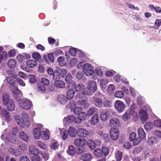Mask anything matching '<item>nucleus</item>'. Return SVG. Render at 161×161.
<instances>
[{
  "label": "nucleus",
  "mask_w": 161,
  "mask_h": 161,
  "mask_svg": "<svg viewBox=\"0 0 161 161\" xmlns=\"http://www.w3.org/2000/svg\"><path fill=\"white\" fill-rule=\"evenodd\" d=\"M47 71L49 75L52 76V79L54 80L60 79L61 77H65L67 73V70L66 69L53 70L51 67L48 68Z\"/></svg>",
  "instance_id": "f257e3e1"
},
{
  "label": "nucleus",
  "mask_w": 161,
  "mask_h": 161,
  "mask_svg": "<svg viewBox=\"0 0 161 161\" xmlns=\"http://www.w3.org/2000/svg\"><path fill=\"white\" fill-rule=\"evenodd\" d=\"M97 90L96 82L93 80L90 81L88 84L87 88H86L82 92L84 95H92Z\"/></svg>",
  "instance_id": "f03ea898"
},
{
  "label": "nucleus",
  "mask_w": 161,
  "mask_h": 161,
  "mask_svg": "<svg viewBox=\"0 0 161 161\" xmlns=\"http://www.w3.org/2000/svg\"><path fill=\"white\" fill-rule=\"evenodd\" d=\"M49 84L48 80L42 78L40 82L38 84L37 90L39 92H44L46 89V87L48 86Z\"/></svg>",
  "instance_id": "7ed1b4c3"
},
{
  "label": "nucleus",
  "mask_w": 161,
  "mask_h": 161,
  "mask_svg": "<svg viewBox=\"0 0 161 161\" xmlns=\"http://www.w3.org/2000/svg\"><path fill=\"white\" fill-rule=\"evenodd\" d=\"M19 101V106L23 109L28 110L32 106L31 102L29 99L22 98Z\"/></svg>",
  "instance_id": "20e7f679"
},
{
  "label": "nucleus",
  "mask_w": 161,
  "mask_h": 161,
  "mask_svg": "<svg viewBox=\"0 0 161 161\" xmlns=\"http://www.w3.org/2000/svg\"><path fill=\"white\" fill-rule=\"evenodd\" d=\"M11 91L14 98L17 101L20 100L23 97V94L21 91L15 86L11 88Z\"/></svg>",
  "instance_id": "39448f33"
},
{
  "label": "nucleus",
  "mask_w": 161,
  "mask_h": 161,
  "mask_svg": "<svg viewBox=\"0 0 161 161\" xmlns=\"http://www.w3.org/2000/svg\"><path fill=\"white\" fill-rule=\"evenodd\" d=\"M114 106L116 110L119 113L123 112L125 108V106L122 101L117 100L114 103Z\"/></svg>",
  "instance_id": "423d86ee"
},
{
  "label": "nucleus",
  "mask_w": 161,
  "mask_h": 161,
  "mask_svg": "<svg viewBox=\"0 0 161 161\" xmlns=\"http://www.w3.org/2000/svg\"><path fill=\"white\" fill-rule=\"evenodd\" d=\"M110 135L112 139L114 141L117 140L119 135L118 128L116 127H112L110 130Z\"/></svg>",
  "instance_id": "0eeeda50"
},
{
  "label": "nucleus",
  "mask_w": 161,
  "mask_h": 161,
  "mask_svg": "<svg viewBox=\"0 0 161 161\" xmlns=\"http://www.w3.org/2000/svg\"><path fill=\"white\" fill-rule=\"evenodd\" d=\"M77 121L76 117L74 115H70L65 117L63 119L64 124L65 125H67L72 122L76 123V122Z\"/></svg>",
  "instance_id": "6e6552de"
},
{
  "label": "nucleus",
  "mask_w": 161,
  "mask_h": 161,
  "mask_svg": "<svg viewBox=\"0 0 161 161\" xmlns=\"http://www.w3.org/2000/svg\"><path fill=\"white\" fill-rule=\"evenodd\" d=\"M54 53H48L47 55H44L43 58L45 62L47 64H49L51 63L54 62Z\"/></svg>",
  "instance_id": "1a4fd4ad"
},
{
  "label": "nucleus",
  "mask_w": 161,
  "mask_h": 161,
  "mask_svg": "<svg viewBox=\"0 0 161 161\" xmlns=\"http://www.w3.org/2000/svg\"><path fill=\"white\" fill-rule=\"evenodd\" d=\"M30 58V55L25 53L18 54L16 57L18 61L20 63L23 62L25 60Z\"/></svg>",
  "instance_id": "9d476101"
},
{
  "label": "nucleus",
  "mask_w": 161,
  "mask_h": 161,
  "mask_svg": "<svg viewBox=\"0 0 161 161\" xmlns=\"http://www.w3.org/2000/svg\"><path fill=\"white\" fill-rule=\"evenodd\" d=\"M38 127L35 128L33 131V134L34 137L36 139H39L40 133L41 132V128H42V125L39 124L37 125Z\"/></svg>",
  "instance_id": "9b49d317"
},
{
  "label": "nucleus",
  "mask_w": 161,
  "mask_h": 161,
  "mask_svg": "<svg viewBox=\"0 0 161 161\" xmlns=\"http://www.w3.org/2000/svg\"><path fill=\"white\" fill-rule=\"evenodd\" d=\"M15 134L12 133H9L7 136L5 138L6 141H5L6 143H8V142H10L12 143H14L16 140V138L15 137Z\"/></svg>",
  "instance_id": "f8f14e48"
},
{
  "label": "nucleus",
  "mask_w": 161,
  "mask_h": 161,
  "mask_svg": "<svg viewBox=\"0 0 161 161\" xmlns=\"http://www.w3.org/2000/svg\"><path fill=\"white\" fill-rule=\"evenodd\" d=\"M89 134L88 131L86 130L79 128L77 130V134L78 136L80 137H85Z\"/></svg>",
  "instance_id": "ddd939ff"
},
{
  "label": "nucleus",
  "mask_w": 161,
  "mask_h": 161,
  "mask_svg": "<svg viewBox=\"0 0 161 161\" xmlns=\"http://www.w3.org/2000/svg\"><path fill=\"white\" fill-rule=\"evenodd\" d=\"M120 125V122L119 119L115 117L112 118L110 120V126L112 127H116Z\"/></svg>",
  "instance_id": "4468645a"
},
{
  "label": "nucleus",
  "mask_w": 161,
  "mask_h": 161,
  "mask_svg": "<svg viewBox=\"0 0 161 161\" xmlns=\"http://www.w3.org/2000/svg\"><path fill=\"white\" fill-rule=\"evenodd\" d=\"M87 117L86 113L83 112H81L77 115V121H76V123H80L82 120H85Z\"/></svg>",
  "instance_id": "2eb2a0df"
},
{
  "label": "nucleus",
  "mask_w": 161,
  "mask_h": 161,
  "mask_svg": "<svg viewBox=\"0 0 161 161\" xmlns=\"http://www.w3.org/2000/svg\"><path fill=\"white\" fill-rule=\"evenodd\" d=\"M139 117L142 121H146L148 118V115L147 112L144 109L140 110L139 113Z\"/></svg>",
  "instance_id": "dca6fc26"
},
{
  "label": "nucleus",
  "mask_w": 161,
  "mask_h": 161,
  "mask_svg": "<svg viewBox=\"0 0 161 161\" xmlns=\"http://www.w3.org/2000/svg\"><path fill=\"white\" fill-rule=\"evenodd\" d=\"M81 64H82L81 62H80L78 65L77 67L78 69H80L81 67H82L83 72H86L87 70L92 69V68H93L92 66L89 64L86 63L83 65H82Z\"/></svg>",
  "instance_id": "f3484780"
},
{
  "label": "nucleus",
  "mask_w": 161,
  "mask_h": 161,
  "mask_svg": "<svg viewBox=\"0 0 161 161\" xmlns=\"http://www.w3.org/2000/svg\"><path fill=\"white\" fill-rule=\"evenodd\" d=\"M14 119L18 125L21 128L25 127V123L23 119L19 116L16 115L14 116Z\"/></svg>",
  "instance_id": "a211bd4d"
},
{
  "label": "nucleus",
  "mask_w": 161,
  "mask_h": 161,
  "mask_svg": "<svg viewBox=\"0 0 161 161\" xmlns=\"http://www.w3.org/2000/svg\"><path fill=\"white\" fill-rule=\"evenodd\" d=\"M84 86L81 83H78L77 84H75L73 88V89H74L75 92H81L82 94V92L85 89Z\"/></svg>",
  "instance_id": "6ab92c4d"
},
{
  "label": "nucleus",
  "mask_w": 161,
  "mask_h": 161,
  "mask_svg": "<svg viewBox=\"0 0 161 161\" xmlns=\"http://www.w3.org/2000/svg\"><path fill=\"white\" fill-rule=\"evenodd\" d=\"M57 99L58 102L62 105L66 104L68 100L66 96L63 95H60L58 96Z\"/></svg>",
  "instance_id": "aec40b11"
},
{
  "label": "nucleus",
  "mask_w": 161,
  "mask_h": 161,
  "mask_svg": "<svg viewBox=\"0 0 161 161\" xmlns=\"http://www.w3.org/2000/svg\"><path fill=\"white\" fill-rule=\"evenodd\" d=\"M27 66L28 67L33 68L37 65V61L34 60L29 59L27 60L26 62Z\"/></svg>",
  "instance_id": "412c9836"
},
{
  "label": "nucleus",
  "mask_w": 161,
  "mask_h": 161,
  "mask_svg": "<svg viewBox=\"0 0 161 161\" xmlns=\"http://www.w3.org/2000/svg\"><path fill=\"white\" fill-rule=\"evenodd\" d=\"M67 132L70 137H74L76 136L77 134V130H76L75 129L74 127L71 126L69 128Z\"/></svg>",
  "instance_id": "4be33fe9"
},
{
  "label": "nucleus",
  "mask_w": 161,
  "mask_h": 161,
  "mask_svg": "<svg viewBox=\"0 0 161 161\" xmlns=\"http://www.w3.org/2000/svg\"><path fill=\"white\" fill-rule=\"evenodd\" d=\"M93 101L95 105L99 108L102 107L103 101L102 99L98 97H93Z\"/></svg>",
  "instance_id": "5701e85b"
},
{
  "label": "nucleus",
  "mask_w": 161,
  "mask_h": 161,
  "mask_svg": "<svg viewBox=\"0 0 161 161\" xmlns=\"http://www.w3.org/2000/svg\"><path fill=\"white\" fill-rule=\"evenodd\" d=\"M19 137L26 142H28L29 140H31L30 137L28 136L24 132H21L19 133Z\"/></svg>",
  "instance_id": "b1692460"
},
{
  "label": "nucleus",
  "mask_w": 161,
  "mask_h": 161,
  "mask_svg": "<svg viewBox=\"0 0 161 161\" xmlns=\"http://www.w3.org/2000/svg\"><path fill=\"white\" fill-rule=\"evenodd\" d=\"M29 151L30 153L33 155H37L39 153V150L33 146H31L29 148Z\"/></svg>",
  "instance_id": "393cba45"
},
{
  "label": "nucleus",
  "mask_w": 161,
  "mask_h": 161,
  "mask_svg": "<svg viewBox=\"0 0 161 161\" xmlns=\"http://www.w3.org/2000/svg\"><path fill=\"white\" fill-rule=\"evenodd\" d=\"M157 139L153 136L148 137L147 143L149 145L153 146L157 142Z\"/></svg>",
  "instance_id": "a878e982"
},
{
  "label": "nucleus",
  "mask_w": 161,
  "mask_h": 161,
  "mask_svg": "<svg viewBox=\"0 0 161 161\" xmlns=\"http://www.w3.org/2000/svg\"><path fill=\"white\" fill-rule=\"evenodd\" d=\"M75 93L73 89H69L67 92V95L66 97L68 100H70L73 98Z\"/></svg>",
  "instance_id": "bb28decb"
},
{
  "label": "nucleus",
  "mask_w": 161,
  "mask_h": 161,
  "mask_svg": "<svg viewBox=\"0 0 161 161\" xmlns=\"http://www.w3.org/2000/svg\"><path fill=\"white\" fill-rule=\"evenodd\" d=\"M99 121V117L97 114H94L91 118L90 123L92 125L97 124Z\"/></svg>",
  "instance_id": "cd10ccee"
},
{
  "label": "nucleus",
  "mask_w": 161,
  "mask_h": 161,
  "mask_svg": "<svg viewBox=\"0 0 161 161\" xmlns=\"http://www.w3.org/2000/svg\"><path fill=\"white\" fill-rule=\"evenodd\" d=\"M80 158L83 161H90L92 159V156L90 153H87L82 155L80 157Z\"/></svg>",
  "instance_id": "c85d7f7f"
},
{
  "label": "nucleus",
  "mask_w": 161,
  "mask_h": 161,
  "mask_svg": "<svg viewBox=\"0 0 161 161\" xmlns=\"http://www.w3.org/2000/svg\"><path fill=\"white\" fill-rule=\"evenodd\" d=\"M109 112L108 111H103L100 113V118L103 121L106 120L108 118V115Z\"/></svg>",
  "instance_id": "c756f323"
},
{
  "label": "nucleus",
  "mask_w": 161,
  "mask_h": 161,
  "mask_svg": "<svg viewBox=\"0 0 161 161\" xmlns=\"http://www.w3.org/2000/svg\"><path fill=\"white\" fill-rule=\"evenodd\" d=\"M55 80L54 85L57 87L59 88H62L64 87L65 83L62 80L59 79L56 80Z\"/></svg>",
  "instance_id": "7c9ffc66"
},
{
  "label": "nucleus",
  "mask_w": 161,
  "mask_h": 161,
  "mask_svg": "<svg viewBox=\"0 0 161 161\" xmlns=\"http://www.w3.org/2000/svg\"><path fill=\"white\" fill-rule=\"evenodd\" d=\"M138 135L139 137L143 139L146 137V134L143 129L140 127L137 130Z\"/></svg>",
  "instance_id": "2f4dec72"
},
{
  "label": "nucleus",
  "mask_w": 161,
  "mask_h": 161,
  "mask_svg": "<svg viewBox=\"0 0 161 161\" xmlns=\"http://www.w3.org/2000/svg\"><path fill=\"white\" fill-rule=\"evenodd\" d=\"M7 109L10 111H13L15 108V104L13 100H11L7 104Z\"/></svg>",
  "instance_id": "473e14b6"
},
{
  "label": "nucleus",
  "mask_w": 161,
  "mask_h": 161,
  "mask_svg": "<svg viewBox=\"0 0 161 161\" xmlns=\"http://www.w3.org/2000/svg\"><path fill=\"white\" fill-rule=\"evenodd\" d=\"M39 139H42L44 140L48 139L49 138L47 133L46 131H41L40 133Z\"/></svg>",
  "instance_id": "72a5a7b5"
},
{
  "label": "nucleus",
  "mask_w": 161,
  "mask_h": 161,
  "mask_svg": "<svg viewBox=\"0 0 161 161\" xmlns=\"http://www.w3.org/2000/svg\"><path fill=\"white\" fill-rule=\"evenodd\" d=\"M75 151L74 147L72 145H70L68 147L67 152L69 155L72 156L75 154Z\"/></svg>",
  "instance_id": "f704fd0d"
},
{
  "label": "nucleus",
  "mask_w": 161,
  "mask_h": 161,
  "mask_svg": "<svg viewBox=\"0 0 161 161\" xmlns=\"http://www.w3.org/2000/svg\"><path fill=\"white\" fill-rule=\"evenodd\" d=\"M2 98L3 103L5 105L12 100L10 99L9 96L7 94L3 95Z\"/></svg>",
  "instance_id": "c9c22d12"
},
{
  "label": "nucleus",
  "mask_w": 161,
  "mask_h": 161,
  "mask_svg": "<svg viewBox=\"0 0 161 161\" xmlns=\"http://www.w3.org/2000/svg\"><path fill=\"white\" fill-rule=\"evenodd\" d=\"M8 66L10 69H14L16 66V61L13 59H10L8 62Z\"/></svg>",
  "instance_id": "e433bc0d"
},
{
  "label": "nucleus",
  "mask_w": 161,
  "mask_h": 161,
  "mask_svg": "<svg viewBox=\"0 0 161 161\" xmlns=\"http://www.w3.org/2000/svg\"><path fill=\"white\" fill-rule=\"evenodd\" d=\"M6 80L8 84L12 86V87L15 86L14 85L15 82H16V80H15L10 76H8L6 78Z\"/></svg>",
  "instance_id": "4c0bfd02"
},
{
  "label": "nucleus",
  "mask_w": 161,
  "mask_h": 161,
  "mask_svg": "<svg viewBox=\"0 0 161 161\" xmlns=\"http://www.w3.org/2000/svg\"><path fill=\"white\" fill-rule=\"evenodd\" d=\"M144 127L146 131H149L153 129V124L152 122H148L145 124Z\"/></svg>",
  "instance_id": "58836bf2"
},
{
  "label": "nucleus",
  "mask_w": 161,
  "mask_h": 161,
  "mask_svg": "<svg viewBox=\"0 0 161 161\" xmlns=\"http://www.w3.org/2000/svg\"><path fill=\"white\" fill-rule=\"evenodd\" d=\"M65 58L63 56H60L57 59L59 65L61 66H64L66 64V62L65 61Z\"/></svg>",
  "instance_id": "ea45409f"
},
{
  "label": "nucleus",
  "mask_w": 161,
  "mask_h": 161,
  "mask_svg": "<svg viewBox=\"0 0 161 161\" xmlns=\"http://www.w3.org/2000/svg\"><path fill=\"white\" fill-rule=\"evenodd\" d=\"M87 145L91 150H94L96 147V144L92 140H89L87 142Z\"/></svg>",
  "instance_id": "a19ab883"
},
{
  "label": "nucleus",
  "mask_w": 161,
  "mask_h": 161,
  "mask_svg": "<svg viewBox=\"0 0 161 161\" xmlns=\"http://www.w3.org/2000/svg\"><path fill=\"white\" fill-rule=\"evenodd\" d=\"M2 116L5 118V120L7 122L9 121L10 120L9 117L8 115V113L6 109H3L2 110Z\"/></svg>",
  "instance_id": "79ce46f5"
},
{
  "label": "nucleus",
  "mask_w": 161,
  "mask_h": 161,
  "mask_svg": "<svg viewBox=\"0 0 161 161\" xmlns=\"http://www.w3.org/2000/svg\"><path fill=\"white\" fill-rule=\"evenodd\" d=\"M69 54L73 56H75L77 53V48L71 47L69 48Z\"/></svg>",
  "instance_id": "37998d69"
},
{
  "label": "nucleus",
  "mask_w": 161,
  "mask_h": 161,
  "mask_svg": "<svg viewBox=\"0 0 161 161\" xmlns=\"http://www.w3.org/2000/svg\"><path fill=\"white\" fill-rule=\"evenodd\" d=\"M82 108L80 107H75L74 108L71 109V111H73L75 115H78L79 113H80L81 112Z\"/></svg>",
  "instance_id": "c03bdc74"
},
{
  "label": "nucleus",
  "mask_w": 161,
  "mask_h": 161,
  "mask_svg": "<svg viewBox=\"0 0 161 161\" xmlns=\"http://www.w3.org/2000/svg\"><path fill=\"white\" fill-rule=\"evenodd\" d=\"M94 154L97 157H100L103 156L102 151L101 149L97 148L94 151Z\"/></svg>",
  "instance_id": "a18cd8bd"
},
{
  "label": "nucleus",
  "mask_w": 161,
  "mask_h": 161,
  "mask_svg": "<svg viewBox=\"0 0 161 161\" xmlns=\"http://www.w3.org/2000/svg\"><path fill=\"white\" fill-rule=\"evenodd\" d=\"M130 116H132L133 117V119L136 120L138 118V115L137 113L134 111V110L132 109H129Z\"/></svg>",
  "instance_id": "49530a36"
},
{
  "label": "nucleus",
  "mask_w": 161,
  "mask_h": 161,
  "mask_svg": "<svg viewBox=\"0 0 161 161\" xmlns=\"http://www.w3.org/2000/svg\"><path fill=\"white\" fill-rule=\"evenodd\" d=\"M123 153L119 151H117L115 156V158L117 161H120L122 158Z\"/></svg>",
  "instance_id": "de8ad7c7"
},
{
  "label": "nucleus",
  "mask_w": 161,
  "mask_h": 161,
  "mask_svg": "<svg viewBox=\"0 0 161 161\" xmlns=\"http://www.w3.org/2000/svg\"><path fill=\"white\" fill-rule=\"evenodd\" d=\"M7 58V53L6 52L3 51L2 53H0V63L3 60H5Z\"/></svg>",
  "instance_id": "09e8293b"
},
{
  "label": "nucleus",
  "mask_w": 161,
  "mask_h": 161,
  "mask_svg": "<svg viewBox=\"0 0 161 161\" xmlns=\"http://www.w3.org/2000/svg\"><path fill=\"white\" fill-rule=\"evenodd\" d=\"M124 93L123 92L121 91H116L114 94V96L117 98H122L124 96Z\"/></svg>",
  "instance_id": "8fccbe9b"
},
{
  "label": "nucleus",
  "mask_w": 161,
  "mask_h": 161,
  "mask_svg": "<svg viewBox=\"0 0 161 161\" xmlns=\"http://www.w3.org/2000/svg\"><path fill=\"white\" fill-rule=\"evenodd\" d=\"M22 117L25 119L26 120L28 124L27 125V127L30 126V123L29 121V118L28 115L25 112H23L22 113Z\"/></svg>",
  "instance_id": "3c124183"
},
{
  "label": "nucleus",
  "mask_w": 161,
  "mask_h": 161,
  "mask_svg": "<svg viewBox=\"0 0 161 161\" xmlns=\"http://www.w3.org/2000/svg\"><path fill=\"white\" fill-rule=\"evenodd\" d=\"M59 144L57 142L51 143L50 145V147L51 149L55 150L58 149Z\"/></svg>",
  "instance_id": "603ef678"
},
{
  "label": "nucleus",
  "mask_w": 161,
  "mask_h": 161,
  "mask_svg": "<svg viewBox=\"0 0 161 161\" xmlns=\"http://www.w3.org/2000/svg\"><path fill=\"white\" fill-rule=\"evenodd\" d=\"M32 57L38 61L39 59L41 58L40 54L36 52H35L32 54Z\"/></svg>",
  "instance_id": "864d4df0"
},
{
  "label": "nucleus",
  "mask_w": 161,
  "mask_h": 161,
  "mask_svg": "<svg viewBox=\"0 0 161 161\" xmlns=\"http://www.w3.org/2000/svg\"><path fill=\"white\" fill-rule=\"evenodd\" d=\"M65 77V80L66 83L69 82V81L70 82L73 80L72 75L70 73H68Z\"/></svg>",
  "instance_id": "5fc2aeb1"
},
{
  "label": "nucleus",
  "mask_w": 161,
  "mask_h": 161,
  "mask_svg": "<svg viewBox=\"0 0 161 161\" xmlns=\"http://www.w3.org/2000/svg\"><path fill=\"white\" fill-rule=\"evenodd\" d=\"M137 104L139 105H142L145 102V99L142 97L140 96L137 98Z\"/></svg>",
  "instance_id": "6e6d98bb"
},
{
  "label": "nucleus",
  "mask_w": 161,
  "mask_h": 161,
  "mask_svg": "<svg viewBox=\"0 0 161 161\" xmlns=\"http://www.w3.org/2000/svg\"><path fill=\"white\" fill-rule=\"evenodd\" d=\"M100 86L101 89H105L108 84V82L105 80L102 79L100 81Z\"/></svg>",
  "instance_id": "4d7b16f0"
},
{
  "label": "nucleus",
  "mask_w": 161,
  "mask_h": 161,
  "mask_svg": "<svg viewBox=\"0 0 161 161\" xmlns=\"http://www.w3.org/2000/svg\"><path fill=\"white\" fill-rule=\"evenodd\" d=\"M75 84L74 81L73 80L72 81H69V82L66 83L67 88L69 89H73Z\"/></svg>",
  "instance_id": "13d9d810"
},
{
  "label": "nucleus",
  "mask_w": 161,
  "mask_h": 161,
  "mask_svg": "<svg viewBox=\"0 0 161 161\" xmlns=\"http://www.w3.org/2000/svg\"><path fill=\"white\" fill-rule=\"evenodd\" d=\"M130 112H129V109L122 116V119L124 120H127L130 116Z\"/></svg>",
  "instance_id": "bf43d9fd"
},
{
  "label": "nucleus",
  "mask_w": 161,
  "mask_h": 161,
  "mask_svg": "<svg viewBox=\"0 0 161 161\" xmlns=\"http://www.w3.org/2000/svg\"><path fill=\"white\" fill-rule=\"evenodd\" d=\"M29 81L30 83L33 84L36 82V79L35 76L32 75H29Z\"/></svg>",
  "instance_id": "052dcab7"
},
{
  "label": "nucleus",
  "mask_w": 161,
  "mask_h": 161,
  "mask_svg": "<svg viewBox=\"0 0 161 161\" xmlns=\"http://www.w3.org/2000/svg\"><path fill=\"white\" fill-rule=\"evenodd\" d=\"M161 24V19H156L155 20L154 28L156 29H158Z\"/></svg>",
  "instance_id": "680f3d73"
},
{
  "label": "nucleus",
  "mask_w": 161,
  "mask_h": 161,
  "mask_svg": "<svg viewBox=\"0 0 161 161\" xmlns=\"http://www.w3.org/2000/svg\"><path fill=\"white\" fill-rule=\"evenodd\" d=\"M101 151H102L103 154L104 156H107L109 153L108 148L105 146H103L102 147Z\"/></svg>",
  "instance_id": "e2e57ef3"
},
{
  "label": "nucleus",
  "mask_w": 161,
  "mask_h": 161,
  "mask_svg": "<svg viewBox=\"0 0 161 161\" xmlns=\"http://www.w3.org/2000/svg\"><path fill=\"white\" fill-rule=\"evenodd\" d=\"M93 69L94 68H92V69L87 70L86 72H83L86 76H89L94 74V70H93Z\"/></svg>",
  "instance_id": "0e129e2a"
},
{
  "label": "nucleus",
  "mask_w": 161,
  "mask_h": 161,
  "mask_svg": "<svg viewBox=\"0 0 161 161\" xmlns=\"http://www.w3.org/2000/svg\"><path fill=\"white\" fill-rule=\"evenodd\" d=\"M94 74L95 75H97L99 76H102L103 75V73L101 69H98V68H97L94 70Z\"/></svg>",
  "instance_id": "69168bd1"
},
{
  "label": "nucleus",
  "mask_w": 161,
  "mask_h": 161,
  "mask_svg": "<svg viewBox=\"0 0 161 161\" xmlns=\"http://www.w3.org/2000/svg\"><path fill=\"white\" fill-rule=\"evenodd\" d=\"M16 82L18 84L22 86H24L25 85L24 82L19 78L16 79Z\"/></svg>",
  "instance_id": "338daca9"
},
{
  "label": "nucleus",
  "mask_w": 161,
  "mask_h": 161,
  "mask_svg": "<svg viewBox=\"0 0 161 161\" xmlns=\"http://www.w3.org/2000/svg\"><path fill=\"white\" fill-rule=\"evenodd\" d=\"M85 147H78L76 151L77 154H80L83 153L85 150Z\"/></svg>",
  "instance_id": "774afa93"
}]
</instances>
